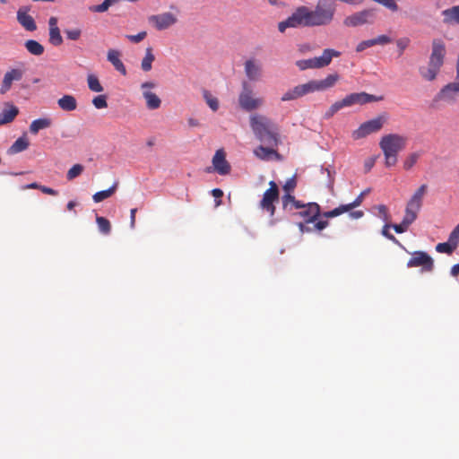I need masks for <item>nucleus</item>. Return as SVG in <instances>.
<instances>
[{
  "instance_id": "79ce46f5",
  "label": "nucleus",
  "mask_w": 459,
  "mask_h": 459,
  "mask_svg": "<svg viewBox=\"0 0 459 459\" xmlns=\"http://www.w3.org/2000/svg\"><path fill=\"white\" fill-rule=\"evenodd\" d=\"M296 99L301 98L309 93L307 83H303L290 89Z\"/></svg>"
},
{
  "instance_id": "5fc2aeb1",
  "label": "nucleus",
  "mask_w": 459,
  "mask_h": 459,
  "mask_svg": "<svg viewBox=\"0 0 459 459\" xmlns=\"http://www.w3.org/2000/svg\"><path fill=\"white\" fill-rule=\"evenodd\" d=\"M374 46V42H373V39H368V40H363L361 42H359L356 48V51L357 52H362L364 51L366 48H371Z\"/></svg>"
},
{
  "instance_id": "c756f323",
  "label": "nucleus",
  "mask_w": 459,
  "mask_h": 459,
  "mask_svg": "<svg viewBox=\"0 0 459 459\" xmlns=\"http://www.w3.org/2000/svg\"><path fill=\"white\" fill-rule=\"evenodd\" d=\"M27 51L33 56H41L44 53V46L35 39H28L24 43Z\"/></svg>"
},
{
  "instance_id": "c9c22d12",
  "label": "nucleus",
  "mask_w": 459,
  "mask_h": 459,
  "mask_svg": "<svg viewBox=\"0 0 459 459\" xmlns=\"http://www.w3.org/2000/svg\"><path fill=\"white\" fill-rule=\"evenodd\" d=\"M203 97L206 104L212 111H217L219 109L220 104L218 99L215 96H213L209 91L204 90Z\"/></svg>"
},
{
  "instance_id": "3c124183",
  "label": "nucleus",
  "mask_w": 459,
  "mask_h": 459,
  "mask_svg": "<svg viewBox=\"0 0 459 459\" xmlns=\"http://www.w3.org/2000/svg\"><path fill=\"white\" fill-rule=\"evenodd\" d=\"M410 39L407 37L400 38L396 40V46L399 49V55H403V51L408 48L410 45Z\"/></svg>"
},
{
  "instance_id": "ddd939ff",
  "label": "nucleus",
  "mask_w": 459,
  "mask_h": 459,
  "mask_svg": "<svg viewBox=\"0 0 459 459\" xmlns=\"http://www.w3.org/2000/svg\"><path fill=\"white\" fill-rule=\"evenodd\" d=\"M422 267V271L431 272L434 267V262L431 256L423 251H416L407 263V267Z\"/></svg>"
},
{
  "instance_id": "338daca9",
  "label": "nucleus",
  "mask_w": 459,
  "mask_h": 459,
  "mask_svg": "<svg viewBox=\"0 0 459 459\" xmlns=\"http://www.w3.org/2000/svg\"><path fill=\"white\" fill-rule=\"evenodd\" d=\"M307 204L302 203L301 201L295 200V202L291 204L295 209H304Z\"/></svg>"
},
{
  "instance_id": "4d7b16f0",
  "label": "nucleus",
  "mask_w": 459,
  "mask_h": 459,
  "mask_svg": "<svg viewBox=\"0 0 459 459\" xmlns=\"http://www.w3.org/2000/svg\"><path fill=\"white\" fill-rule=\"evenodd\" d=\"M295 187H296V179H295L294 177L290 178L289 180H287V182L283 186V189L287 193H290V192L293 191Z\"/></svg>"
},
{
  "instance_id": "c03bdc74",
  "label": "nucleus",
  "mask_w": 459,
  "mask_h": 459,
  "mask_svg": "<svg viewBox=\"0 0 459 459\" xmlns=\"http://www.w3.org/2000/svg\"><path fill=\"white\" fill-rule=\"evenodd\" d=\"M83 166L81 164H75L67 172L66 178L68 180H73L78 176H80L83 171Z\"/></svg>"
},
{
  "instance_id": "39448f33",
  "label": "nucleus",
  "mask_w": 459,
  "mask_h": 459,
  "mask_svg": "<svg viewBox=\"0 0 459 459\" xmlns=\"http://www.w3.org/2000/svg\"><path fill=\"white\" fill-rule=\"evenodd\" d=\"M377 100L374 95L368 94L366 92L351 93L347 95L342 100L334 102L324 114L325 119H330L334 116L340 109L345 107H351L354 104H365Z\"/></svg>"
},
{
  "instance_id": "20e7f679",
  "label": "nucleus",
  "mask_w": 459,
  "mask_h": 459,
  "mask_svg": "<svg viewBox=\"0 0 459 459\" xmlns=\"http://www.w3.org/2000/svg\"><path fill=\"white\" fill-rule=\"evenodd\" d=\"M336 4L328 0H318L313 10L309 9L312 27L329 25L334 18Z\"/></svg>"
},
{
  "instance_id": "4be33fe9",
  "label": "nucleus",
  "mask_w": 459,
  "mask_h": 459,
  "mask_svg": "<svg viewBox=\"0 0 459 459\" xmlns=\"http://www.w3.org/2000/svg\"><path fill=\"white\" fill-rule=\"evenodd\" d=\"M428 186L426 184L421 185L411 195L408 201L406 206L413 210L420 211L423 204V198L427 193Z\"/></svg>"
},
{
  "instance_id": "49530a36",
  "label": "nucleus",
  "mask_w": 459,
  "mask_h": 459,
  "mask_svg": "<svg viewBox=\"0 0 459 459\" xmlns=\"http://www.w3.org/2000/svg\"><path fill=\"white\" fill-rule=\"evenodd\" d=\"M92 104L98 109L107 108L108 107L107 96L106 95H98V96L94 97L92 100Z\"/></svg>"
},
{
  "instance_id": "1a4fd4ad",
  "label": "nucleus",
  "mask_w": 459,
  "mask_h": 459,
  "mask_svg": "<svg viewBox=\"0 0 459 459\" xmlns=\"http://www.w3.org/2000/svg\"><path fill=\"white\" fill-rule=\"evenodd\" d=\"M459 99V78L443 86L435 97L436 101H443L448 105H454Z\"/></svg>"
},
{
  "instance_id": "a19ab883",
  "label": "nucleus",
  "mask_w": 459,
  "mask_h": 459,
  "mask_svg": "<svg viewBox=\"0 0 459 459\" xmlns=\"http://www.w3.org/2000/svg\"><path fill=\"white\" fill-rule=\"evenodd\" d=\"M457 244H454L448 240L447 242L438 243L436 246V250L438 253H446L447 255H451L454 252V250L457 247Z\"/></svg>"
},
{
  "instance_id": "ea45409f",
  "label": "nucleus",
  "mask_w": 459,
  "mask_h": 459,
  "mask_svg": "<svg viewBox=\"0 0 459 459\" xmlns=\"http://www.w3.org/2000/svg\"><path fill=\"white\" fill-rule=\"evenodd\" d=\"M419 211L413 210L406 206L405 213L403 218V224H406L410 227L417 219Z\"/></svg>"
},
{
  "instance_id": "6e6d98bb",
  "label": "nucleus",
  "mask_w": 459,
  "mask_h": 459,
  "mask_svg": "<svg viewBox=\"0 0 459 459\" xmlns=\"http://www.w3.org/2000/svg\"><path fill=\"white\" fill-rule=\"evenodd\" d=\"M449 241L454 244H459V223L455 226V228L452 230L449 235Z\"/></svg>"
},
{
  "instance_id": "423d86ee",
  "label": "nucleus",
  "mask_w": 459,
  "mask_h": 459,
  "mask_svg": "<svg viewBox=\"0 0 459 459\" xmlns=\"http://www.w3.org/2000/svg\"><path fill=\"white\" fill-rule=\"evenodd\" d=\"M312 27L309 8L305 5L299 6L286 20L278 23V30L283 33L288 28Z\"/></svg>"
},
{
  "instance_id": "680f3d73",
  "label": "nucleus",
  "mask_w": 459,
  "mask_h": 459,
  "mask_svg": "<svg viewBox=\"0 0 459 459\" xmlns=\"http://www.w3.org/2000/svg\"><path fill=\"white\" fill-rule=\"evenodd\" d=\"M297 100L290 90H288L281 98V101H290Z\"/></svg>"
},
{
  "instance_id": "09e8293b",
  "label": "nucleus",
  "mask_w": 459,
  "mask_h": 459,
  "mask_svg": "<svg viewBox=\"0 0 459 459\" xmlns=\"http://www.w3.org/2000/svg\"><path fill=\"white\" fill-rule=\"evenodd\" d=\"M376 209L378 212V215L385 222H388L390 221V214L388 212L387 207L385 204H378L376 206Z\"/></svg>"
},
{
  "instance_id": "f3484780",
  "label": "nucleus",
  "mask_w": 459,
  "mask_h": 459,
  "mask_svg": "<svg viewBox=\"0 0 459 459\" xmlns=\"http://www.w3.org/2000/svg\"><path fill=\"white\" fill-rule=\"evenodd\" d=\"M156 84L153 82H145L142 83L141 89L143 90V96L146 101V107L149 109H157L160 107V99L150 90L154 88Z\"/></svg>"
},
{
  "instance_id": "7ed1b4c3",
  "label": "nucleus",
  "mask_w": 459,
  "mask_h": 459,
  "mask_svg": "<svg viewBox=\"0 0 459 459\" xmlns=\"http://www.w3.org/2000/svg\"><path fill=\"white\" fill-rule=\"evenodd\" d=\"M408 143V137L399 134H387L381 137L379 147L385 157V165L387 168L397 163L398 154L403 151Z\"/></svg>"
},
{
  "instance_id": "6ab92c4d",
  "label": "nucleus",
  "mask_w": 459,
  "mask_h": 459,
  "mask_svg": "<svg viewBox=\"0 0 459 459\" xmlns=\"http://www.w3.org/2000/svg\"><path fill=\"white\" fill-rule=\"evenodd\" d=\"M373 16L371 10L366 9L357 13H354L347 16L343 20V24L346 27H357L368 22L369 18Z\"/></svg>"
},
{
  "instance_id": "c85d7f7f",
  "label": "nucleus",
  "mask_w": 459,
  "mask_h": 459,
  "mask_svg": "<svg viewBox=\"0 0 459 459\" xmlns=\"http://www.w3.org/2000/svg\"><path fill=\"white\" fill-rule=\"evenodd\" d=\"M59 108L65 111H74L77 108L76 99L72 95H64L57 100Z\"/></svg>"
},
{
  "instance_id": "774afa93",
  "label": "nucleus",
  "mask_w": 459,
  "mask_h": 459,
  "mask_svg": "<svg viewBox=\"0 0 459 459\" xmlns=\"http://www.w3.org/2000/svg\"><path fill=\"white\" fill-rule=\"evenodd\" d=\"M451 274L453 276H457L459 274V264H455L452 268H451Z\"/></svg>"
},
{
  "instance_id": "dca6fc26",
  "label": "nucleus",
  "mask_w": 459,
  "mask_h": 459,
  "mask_svg": "<svg viewBox=\"0 0 459 459\" xmlns=\"http://www.w3.org/2000/svg\"><path fill=\"white\" fill-rule=\"evenodd\" d=\"M244 71L249 81L257 82L263 76L262 63L254 57L249 58L244 63Z\"/></svg>"
},
{
  "instance_id": "bb28decb",
  "label": "nucleus",
  "mask_w": 459,
  "mask_h": 459,
  "mask_svg": "<svg viewBox=\"0 0 459 459\" xmlns=\"http://www.w3.org/2000/svg\"><path fill=\"white\" fill-rule=\"evenodd\" d=\"M30 145L29 139L24 134L22 136L19 137L8 149L7 153L8 154H16L19 152H22L28 149Z\"/></svg>"
},
{
  "instance_id": "58836bf2",
  "label": "nucleus",
  "mask_w": 459,
  "mask_h": 459,
  "mask_svg": "<svg viewBox=\"0 0 459 459\" xmlns=\"http://www.w3.org/2000/svg\"><path fill=\"white\" fill-rule=\"evenodd\" d=\"M420 158V152H411L405 158L403 167L405 170H411Z\"/></svg>"
},
{
  "instance_id": "473e14b6",
  "label": "nucleus",
  "mask_w": 459,
  "mask_h": 459,
  "mask_svg": "<svg viewBox=\"0 0 459 459\" xmlns=\"http://www.w3.org/2000/svg\"><path fill=\"white\" fill-rule=\"evenodd\" d=\"M255 155L261 160H270L273 155H278L277 152L271 147L258 146L254 151Z\"/></svg>"
},
{
  "instance_id": "603ef678",
  "label": "nucleus",
  "mask_w": 459,
  "mask_h": 459,
  "mask_svg": "<svg viewBox=\"0 0 459 459\" xmlns=\"http://www.w3.org/2000/svg\"><path fill=\"white\" fill-rule=\"evenodd\" d=\"M147 36L146 31H140L135 35H126V38L129 39L132 43H139L143 40Z\"/></svg>"
},
{
  "instance_id": "de8ad7c7",
  "label": "nucleus",
  "mask_w": 459,
  "mask_h": 459,
  "mask_svg": "<svg viewBox=\"0 0 459 459\" xmlns=\"http://www.w3.org/2000/svg\"><path fill=\"white\" fill-rule=\"evenodd\" d=\"M65 33L68 39L75 41L81 38L82 30H81V29H78V28L67 29V30H65Z\"/></svg>"
},
{
  "instance_id": "f8f14e48",
  "label": "nucleus",
  "mask_w": 459,
  "mask_h": 459,
  "mask_svg": "<svg viewBox=\"0 0 459 459\" xmlns=\"http://www.w3.org/2000/svg\"><path fill=\"white\" fill-rule=\"evenodd\" d=\"M148 22L156 30H164L176 24L178 22V18L175 14L166 12L149 16Z\"/></svg>"
},
{
  "instance_id": "e433bc0d",
  "label": "nucleus",
  "mask_w": 459,
  "mask_h": 459,
  "mask_svg": "<svg viewBox=\"0 0 459 459\" xmlns=\"http://www.w3.org/2000/svg\"><path fill=\"white\" fill-rule=\"evenodd\" d=\"M87 83L89 89L93 92H101L103 91V87L100 82L99 78L95 74H88L87 76Z\"/></svg>"
},
{
  "instance_id": "7c9ffc66",
  "label": "nucleus",
  "mask_w": 459,
  "mask_h": 459,
  "mask_svg": "<svg viewBox=\"0 0 459 459\" xmlns=\"http://www.w3.org/2000/svg\"><path fill=\"white\" fill-rule=\"evenodd\" d=\"M155 60V56L152 48L149 47L145 49V55L141 62V68L143 72H149L152 68V63Z\"/></svg>"
},
{
  "instance_id": "2eb2a0df",
  "label": "nucleus",
  "mask_w": 459,
  "mask_h": 459,
  "mask_svg": "<svg viewBox=\"0 0 459 459\" xmlns=\"http://www.w3.org/2000/svg\"><path fill=\"white\" fill-rule=\"evenodd\" d=\"M339 80L337 74H328L325 79L322 80H311L307 82V87L309 93L316 91H324L335 85Z\"/></svg>"
},
{
  "instance_id": "37998d69",
  "label": "nucleus",
  "mask_w": 459,
  "mask_h": 459,
  "mask_svg": "<svg viewBox=\"0 0 459 459\" xmlns=\"http://www.w3.org/2000/svg\"><path fill=\"white\" fill-rule=\"evenodd\" d=\"M118 0H105L102 4L98 5H93L90 7V10L95 13H104L106 12L109 6L117 3Z\"/></svg>"
},
{
  "instance_id": "4c0bfd02",
  "label": "nucleus",
  "mask_w": 459,
  "mask_h": 459,
  "mask_svg": "<svg viewBox=\"0 0 459 459\" xmlns=\"http://www.w3.org/2000/svg\"><path fill=\"white\" fill-rule=\"evenodd\" d=\"M96 222L98 224V228L101 233L104 235H108L111 231V224L110 221L105 217L98 216L96 217Z\"/></svg>"
},
{
  "instance_id": "72a5a7b5",
  "label": "nucleus",
  "mask_w": 459,
  "mask_h": 459,
  "mask_svg": "<svg viewBox=\"0 0 459 459\" xmlns=\"http://www.w3.org/2000/svg\"><path fill=\"white\" fill-rule=\"evenodd\" d=\"M328 225H329V221H324V220L315 221L313 229H311L309 227H306L304 222H299L298 224L299 230L302 233L310 232L312 230L321 231V230H325Z\"/></svg>"
},
{
  "instance_id": "5701e85b",
  "label": "nucleus",
  "mask_w": 459,
  "mask_h": 459,
  "mask_svg": "<svg viewBox=\"0 0 459 459\" xmlns=\"http://www.w3.org/2000/svg\"><path fill=\"white\" fill-rule=\"evenodd\" d=\"M57 18L52 16L48 20L49 26V43L55 47H58L63 43V38L60 33V30L57 26Z\"/></svg>"
},
{
  "instance_id": "052dcab7",
  "label": "nucleus",
  "mask_w": 459,
  "mask_h": 459,
  "mask_svg": "<svg viewBox=\"0 0 459 459\" xmlns=\"http://www.w3.org/2000/svg\"><path fill=\"white\" fill-rule=\"evenodd\" d=\"M212 194L216 199H218L216 200V206L220 205L221 204V197L223 195L222 190H221L220 188H214L212 191Z\"/></svg>"
},
{
  "instance_id": "6e6552de",
  "label": "nucleus",
  "mask_w": 459,
  "mask_h": 459,
  "mask_svg": "<svg viewBox=\"0 0 459 459\" xmlns=\"http://www.w3.org/2000/svg\"><path fill=\"white\" fill-rule=\"evenodd\" d=\"M264 103V98L255 97L251 86L247 82H244L242 83V91L238 96L240 108L246 111H253L260 108Z\"/></svg>"
},
{
  "instance_id": "bf43d9fd",
  "label": "nucleus",
  "mask_w": 459,
  "mask_h": 459,
  "mask_svg": "<svg viewBox=\"0 0 459 459\" xmlns=\"http://www.w3.org/2000/svg\"><path fill=\"white\" fill-rule=\"evenodd\" d=\"M391 228H393L396 233H403L409 229L406 224H403V221L399 224L391 225Z\"/></svg>"
},
{
  "instance_id": "412c9836",
  "label": "nucleus",
  "mask_w": 459,
  "mask_h": 459,
  "mask_svg": "<svg viewBox=\"0 0 459 459\" xmlns=\"http://www.w3.org/2000/svg\"><path fill=\"white\" fill-rule=\"evenodd\" d=\"M29 7H22L17 12L18 22L28 31L37 30L36 22L31 15L29 14Z\"/></svg>"
},
{
  "instance_id": "13d9d810",
  "label": "nucleus",
  "mask_w": 459,
  "mask_h": 459,
  "mask_svg": "<svg viewBox=\"0 0 459 459\" xmlns=\"http://www.w3.org/2000/svg\"><path fill=\"white\" fill-rule=\"evenodd\" d=\"M295 197L291 195H290V193H287L283 197H282V205H283V208L286 209L288 207V205L290 204H293L295 202Z\"/></svg>"
},
{
  "instance_id": "cd10ccee",
  "label": "nucleus",
  "mask_w": 459,
  "mask_h": 459,
  "mask_svg": "<svg viewBox=\"0 0 459 459\" xmlns=\"http://www.w3.org/2000/svg\"><path fill=\"white\" fill-rule=\"evenodd\" d=\"M52 126V119L49 117H41L33 120L30 125V132L37 134L40 130L47 129Z\"/></svg>"
},
{
  "instance_id": "0eeeda50",
  "label": "nucleus",
  "mask_w": 459,
  "mask_h": 459,
  "mask_svg": "<svg viewBox=\"0 0 459 459\" xmlns=\"http://www.w3.org/2000/svg\"><path fill=\"white\" fill-rule=\"evenodd\" d=\"M368 192H369V189H367V190L361 192L353 202L347 204H341L338 207H336L331 211L323 212V218H326V219L333 218V217H337V216L342 215L344 212H350V217L351 219L357 220V219L361 218L364 215V212L362 211L352 212V210L354 208L359 206L362 204L364 196Z\"/></svg>"
},
{
  "instance_id": "2f4dec72",
  "label": "nucleus",
  "mask_w": 459,
  "mask_h": 459,
  "mask_svg": "<svg viewBox=\"0 0 459 459\" xmlns=\"http://www.w3.org/2000/svg\"><path fill=\"white\" fill-rule=\"evenodd\" d=\"M117 185H118L117 182H116L108 189L99 191V192L95 193L92 195L93 201L95 203H100L105 199L109 198L116 192Z\"/></svg>"
},
{
  "instance_id": "69168bd1",
  "label": "nucleus",
  "mask_w": 459,
  "mask_h": 459,
  "mask_svg": "<svg viewBox=\"0 0 459 459\" xmlns=\"http://www.w3.org/2000/svg\"><path fill=\"white\" fill-rule=\"evenodd\" d=\"M374 164H375L374 159H369V160H366V162H365L366 172H368L373 168Z\"/></svg>"
},
{
  "instance_id": "f704fd0d",
  "label": "nucleus",
  "mask_w": 459,
  "mask_h": 459,
  "mask_svg": "<svg viewBox=\"0 0 459 459\" xmlns=\"http://www.w3.org/2000/svg\"><path fill=\"white\" fill-rule=\"evenodd\" d=\"M443 15L446 22H454L459 24V5L444 10Z\"/></svg>"
},
{
  "instance_id": "a878e982",
  "label": "nucleus",
  "mask_w": 459,
  "mask_h": 459,
  "mask_svg": "<svg viewBox=\"0 0 459 459\" xmlns=\"http://www.w3.org/2000/svg\"><path fill=\"white\" fill-rule=\"evenodd\" d=\"M120 52L116 49H109L107 54L108 60L113 65L115 69L123 75L126 74V69L124 63L120 59Z\"/></svg>"
},
{
  "instance_id": "a211bd4d",
  "label": "nucleus",
  "mask_w": 459,
  "mask_h": 459,
  "mask_svg": "<svg viewBox=\"0 0 459 459\" xmlns=\"http://www.w3.org/2000/svg\"><path fill=\"white\" fill-rule=\"evenodd\" d=\"M294 215L303 218L305 223L315 222L319 216L323 217L320 206L316 203H307L304 209Z\"/></svg>"
},
{
  "instance_id": "f03ea898",
  "label": "nucleus",
  "mask_w": 459,
  "mask_h": 459,
  "mask_svg": "<svg viewBox=\"0 0 459 459\" xmlns=\"http://www.w3.org/2000/svg\"><path fill=\"white\" fill-rule=\"evenodd\" d=\"M446 56V46L443 40L435 39L431 44V54L427 65L419 68V74L428 82L436 80L441 67L444 65Z\"/></svg>"
},
{
  "instance_id": "0e129e2a",
  "label": "nucleus",
  "mask_w": 459,
  "mask_h": 459,
  "mask_svg": "<svg viewBox=\"0 0 459 459\" xmlns=\"http://www.w3.org/2000/svg\"><path fill=\"white\" fill-rule=\"evenodd\" d=\"M137 209L133 208L130 211V227L132 229H134L135 227V214H136Z\"/></svg>"
},
{
  "instance_id": "9b49d317",
  "label": "nucleus",
  "mask_w": 459,
  "mask_h": 459,
  "mask_svg": "<svg viewBox=\"0 0 459 459\" xmlns=\"http://www.w3.org/2000/svg\"><path fill=\"white\" fill-rule=\"evenodd\" d=\"M279 199V188L274 181L269 182V188L264 193L260 207L269 212L270 216L275 213L274 202Z\"/></svg>"
},
{
  "instance_id": "8fccbe9b",
  "label": "nucleus",
  "mask_w": 459,
  "mask_h": 459,
  "mask_svg": "<svg viewBox=\"0 0 459 459\" xmlns=\"http://www.w3.org/2000/svg\"><path fill=\"white\" fill-rule=\"evenodd\" d=\"M390 228H391V224H389L388 222H385V224L384 225V227L382 229V235L385 236L386 238L390 239L391 241H393L394 243H395L397 245H401L399 240L393 234H391L389 232Z\"/></svg>"
},
{
  "instance_id": "4468645a",
  "label": "nucleus",
  "mask_w": 459,
  "mask_h": 459,
  "mask_svg": "<svg viewBox=\"0 0 459 459\" xmlns=\"http://www.w3.org/2000/svg\"><path fill=\"white\" fill-rule=\"evenodd\" d=\"M25 74V70L23 68H11L8 70L3 77L1 87H0V94L4 95L8 92L14 82H19L23 78Z\"/></svg>"
},
{
  "instance_id": "864d4df0",
  "label": "nucleus",
  "mask_w": 459,
  "mask_h": 459,
  "mask_svg": "<svg viewBox=\"0 0 459 459\" xmlns=\"http://www.w3.org/2000/svg\"><path fill=\"white\" fill-rule=\"evenodd\" d=\"M375 45H385L392 42V39L386 35H379L375 39H372Z\"/></svg>"
},
{
  "instance_id": "f257e3e1",
  "label": "nucleus",
  "mask_w": 459,
  "mask_h": 459,
  "mask_svg": "<svg viewBox=\"0 0 459 459\" xmlns=\"http://www.w3.org/2000/svg\"><path fill=\"white\" fill-rule=\"evenodd\" d=\"M249 121L252 131L259 141L271 147L278 145V128L270 118L254 114L250 116Z\"/></svg>"
},
{
  "instance_id": "aec40b11",
  "label": "nucleus",
  "mask_w": 459,
  "mask_h": 459,
  "mask_svg": "<svg viewBox=\"0 0 459 459\" xmlns=\"http://www.w3.org/2000/svg\"><path fill=\"white\" fill-rule=\"evenodd\" d=\"M212 165L214 169L220 175H227L230 171V166L229 162L226 160V155L223 150H218L213 158H212Z\"/></svg>"
},
{
  "instance_id": "b1692460",
  "label": "nucleus",
  "mask_w": 459,
  "mask_h": 459,
  "mask_svg": "<svg viewBox=\"0 0 459 459\" xmlns=\"http://www.w3.org/2000/svg\"><path fill=\"white\" fill-rule=\"evenodd\" d=\"M18 114L19 109L16 106L11 103H5L4 108L0 112V126L13 122Z\"/></svg>"
},
{
  "instance_id": "a18cd8bd",
  "label": "nucleus",
  "mask_w": 459,
  "mask_h": 459,
  "mask_svg": "<svg viewBox=\"0 0 459 459\" xmlns=\"http://www.w3.org/2000/svg\"><path fill=\"white\" fill-rule=\"evenodd\" d=\"M296 65L300 70H306L309 68H316L315 58L302 59L296 62Z\"/></svg>"
},
{
  "instance_id": "e2e57ef3",
  "label": "nucleus",
  "mask_w": 459,
  "mask_h": 459,
  "mask_svg": "<svg viewBox=\"0 0 459 459\" xmlns=\"http://www.w3.org/2000/svg\"><path fill=\"white\" fill-rule=\"evenodd\" d=\"M40 191L44 194L50 195H58V192L56 190L50 188L48 186H42L40 187Z\"/></svg>"
},
{
  "instance_id": "393cba45",
  "label": "nucleus",
  "mask_w": 459,
  "mask_h": 459,
  "mask_svg": "<svg viewBox=\"0 0 459 459\" xmlns=\"http://www.w3.org/2000/svg\"><path fill=\"white\" fill-rule=\"evenodd\" d=\"M341 53L332 48H325L322 56L314 57L316 68L325 67L332 62L333 57L340 56Z\"/></svg>"
},
{
  "instance_id": "9d476101",
  "label": "nucleus",
  "mask_w": 459,
  "mask_h": 459,
  "mask_svg": "<svg viewBox=\"0 0 459 459\" xmlns=\"http://www.w3.org/2000/svg\"><path fill=\"white\" fill-rule=\"evenodd\" d=\"M385 122L386 117L385 116H379L376 118L364 122L357 130L352 133V137L354 139H360L370 134L378 132L382 129Z\"/></svg>"
}]
</instances>
